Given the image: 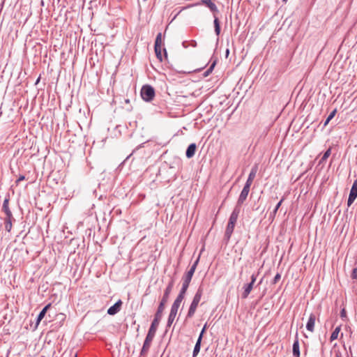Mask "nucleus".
Masks as SVG:
<instances>
[{
	"instance_id": "obj_13",
	"label": "nucleus",
	"mask_w": 357,
	"mask_h": 357,
	"mask_svg": "<svg viewBox=\"0 0 357 357\" xmlns=\"http://www.w3.org/2000/svg\"><path fill=\"white\" fill-rule=\"evenodd\" d=\"M293 356L294 357H300V349H299V341H298V333H296L295 340L293 344Z\"/></svg>"
},
{
	"instance_id": "obj_29",
	"label": "nucleus",
	"mask_w": 357,
	"mask_h": 357,
	"mask_svg": "<svg viewBox=\"0 0 357 357\" xmlns=\"http://www.w3.org/2000/svg\"><path fill=\"white\" fill-rule=\"evenodd\" d=\"M351 277L354 280H357V268H354L352 270Z\"/></svg>"
},
{
	"instance_id": "obj_18",
	"label": "nucleus",
	"mask_w": 357,
	"mask_h": 357,
	"mask_svg": "<svg viewBox=\"0 0 357 357\" xmlns=\"http://www.w3.org/2000/svg\"><path fill=\"white\" fill-rule=\"evenodd\" d=\"M201 342H202V335H199L197 342L195 344V346L194 347L193 353H192V357H196L197 354H199L201 348Z\"/></svg>"
},
{
	"instance_id": "obj_22",
	"label": "nucleus",
	"mask_w": 357,
	"mask_h": 357,
	"mask_svg": "<svg viewBox=\"0 0 357 357\" xmlns=\"http://www.w3.org/2000/svg\"><path fill=\"white\" fill-rule=\"evenodd\" d=\"M215 66V61H214L211 66L204 73L203 75L204 77H207L213 71L214 67Z\"/></svg>"
},
{
	"instance_id": "obj_12",
	"label": "nucleus",
	"mask_w": 357,
	"mask_h": 357,
	"mask_svg": "<svg viewBox=\"0 0 357 357\" xmlns=\"http://www.w3.org/2000/svg\"><path fill=\"white\" fill-rule=\"evenodd\" d=\"M122 304L123 303L121 300L119 299L116 303H114L107 310V314L109 315L116 314L121 310Z\"/></svg>"
},
{
	"instance_id": "obj_26",
	"label": "nucleus",
	"mask_w": 357,
	"mask_h": 357,
	"mask_svg": "<svg viewBox=\"0 0 357 357\" xmlns=\"http://www.w3.org/2000/svg\"><path fill=\"white\" fill-rule=\"evenodd\" d=\"M331 149H328L323 155L321 158V161H325L331 155Z\"/></svg>"
},
{
	"instance_id": "obj_27",
	"label": "nucleus",
	"mask_w": 357,
	"mask_h": 357,
	"mask_svg": "<svg viewBox=\"0 0 357 357\" xmlns=\"http://www.w3.org/2000/svg\"><path fill=\"white\" fill-rule=\"evenodd\" d=\"M340 317L344 320H347V311L345 310V308H342L340 311Z\"/></svg>"
},
{
	"instance_id": "obj_19",
	"label": "nucleus",
	"mask_w": 357,
	"mask_h": 357,
	"mask_svg": "<svg viewBox=\"0 0 357 357\" xmlns=\"http://www.w3.org/2000/svg\"><path fill=\"white\" fill-rule=\"evenodd\" d=\"M51 306V303L47 304L39 313L38 315L37 319H36V324L38 325L40 321L43 319V317L45 315V313L47 310L50 308Z\"/></svg>"
},
{
	"instance_id": "obj_7",
	"label": "nucleus",
	"mask_w": 357,
	"mask_h": 357,
	"mask_svg": "<svg viewBox=\"0 0 357 357\" xmlns=\"http://www.w3.org/2000/svg\"><path fill=\"white\" fill-rule=\"evenodd\" d=\"M155 53L157 59L162 61V33H158L156 36L155 45H154Z\"/></svg>"
},
{
	"instance_id": "obj_36",
	"label": "nucleus",
	"mask_w": 357,
	"mask_h": 357,
	"mask_svg": "<svg viewBox=\"0 0 357 357\" xmlns=\"http://www.w3.org/2000/svg\"><path fill=\"white\" fill-rule=\"evenodd\" d=\"M39 80H40V78H38V79L36 80V84H38V82H39Z\"/></svg>"
},
{
	"instance_id": "obj_9",
	"label": "nucleus",
	"mask_w": 357,
	"mask_h": 357,
	"mask_svg": "<svg viewBox=\"0 0 357 357\" xmlns=\"http://www.w3.org/2000/svg\"><path fill=\"white\" fill-rule=\"evenodd\" d=\"M250 188L244 185V187L238 197L236 206L240 207L244 203V202L246 200L248 193L250 192Z\"/></svg>"
},
{
	"instance_id": "obj_4",
	"label": "nucleus",
	"mask_w": 357,
	"mask_h": 357,
	"mask_svg": "<svg viewBox=\"0 0 357 357\" xmlns=\"http://www.w3.org/2000/svg\"><path fill=\"white\" fill-rule=\"evenodd\" d=\"M198 262H199V259H197L195 262L194 264L190 266L189 271L185 274V275L183 276V284H182V287L180 291H182L183 292H185L187 291L188 290V288L189 287V284L190 283V281L192 280V278L195 273V271L196 270V268H197V266L198 264Z\"/></svg>"
},
{
	"instance_id": "obj_14",
	"label": "nucleus",
	"mask_w": 357,
	"mask_h": 357,
	"mask_svg": "<svg viewBox=\"0 0 357 357\" xmlns=\"http://www.w3.org/2000/svg\"><path fill=\"white\" fill-rule=\"evenodd\" d=\"M316 317L314 314H311L308 319V321L306 324V328L307 331L310 332H313L314 329V324H315Z\"/></svg>"
},
{
	"instance_id": "obj_5",
	"label": "nucleus",
	"mask_w": 357,
	"mask_h": 357,
	"mask_svg": "<svg viewBox=\"0 0 357 357\" xmlns=\"http://www.w3.org/2000/svg\"><path fill=\"white\" fill-rule=\"evenodd\" d=\"M202 294H203V289L202 287H199L197 289L196 294H195L192 301L190 305V307H189V310H188V312L187 314L188 318H191L195 314L197 307L199 303L201 300V298L202 296Z\"/></svg>"
},
{
	"instance_id": "obj_32",
	"label": "nucleus",
	"mask_w": 357,
	"mask_h": 357,
	"mask_svg": "<svg viewBox=\"0 0 357 357\" xmlns=\"http://www.w3.org/2000/svg\"><path fill=\"white\" fill-rule=\"evenodd\" d=\"M25 179V176H23V175H20L19 176V178L16 180V183L18 184L20 181H23Z\"/></svg>"
},
{
	"instance_id": "obj_24",
	"label": "nucleus",
	"mask_w": 357,
	"mask_h": 357,
	"mask_svg": "<svg viewBox=\"0 0 357 357\" xmlns=\"http://www.w3.org/2000/svg\"><path fill=\"white\" fill-rule=\"evenodd\" d=\"M335 113H336V109H334L329 115L327 117V119H326L325 122H324V126H326L329 122L335 116Z\"/></svg>"
},
{
	"instance_id": "obj_28",
	"label": "nucleus",
	"mask_w": 357,
	"mask_h": 357,
	"mask_svg": "<svg viewBox=\"0 0 357 357\" xmlns=\"http://www.w3.org/2000/svg\"><path fill=\"white\" fill-rule=\"evenodd\" d=\"M280 278H281V275L280 273H277L275 275V277L272 281V283L274 284H276L280 280Z\"/></svg>"
},
{
	"instance_id": "obj_3",
	"label": "nucleus",
	"mask_w": 357,
	"mask_h": 357,
	"mask_svg": "<svg viewBox=\"0 0 357 357\" xmlns=\"http://www.w3.org/2000/svg\"><path fill=\"white\" fill-rule=\"evenodd\" d=\"M202 3L206 5L210 10L214 13V27L215 32L217 36H218L220 33V26L218 17L215 15V13H218V9L216 5L211 0H201Z\"/></svg>"
},
{
	"instance_id": "obj_31",
	"label": "nucleus",
	"mask_w": 357,
	"mask_h": 357,
	"mask_svg": "<svg viewBox=\"0 0 357 357\" xmlns=\"http://www.w3.org/2000/svg\"><path fill=\"white\" fill-rule=\"evenodd\" d=\"M257 277V274H256V273L252 274L250 283L254 284L255 282H256Z\"/></svg>"
},
{
	"instance_id": "obj_11",
	"label": "nucleus",
	"mask_w": 357,
	"mask_h": 357,
	"mask_svg": "<svg viewBox=\"0 0 357 357\" xmlns=\"http://www.w3.org/2000/svg\"><path fill=\"white\" fill-rule=\"evenodd\" d=\"M185 292H183L182 291H179V294L177 296L176 298L175 299V301H174L172 307H171V309H173V310H175L176 311H178V308H179V306L182 302V301L183 300L184 297H185Z\"/></svg>"
},
{
	"instance_id": "obj_17",
	"label": "nucleus",
	"mask_w": 357,
	"mask_h": 357,
	"mask_svg": "<svg viewBox=\"0 0 357 357\" xmlns=\"http://www.w3.org/2000/svg\"><path fill=\"white\" fill-rule=\"evenodd\" d=\"M177 312L178 311L173 310V309L170 310V312H169L167 322V327H170L172 326V323L174 322V321L175 319Z\"/></svg>"
},
{
	"instance_id": "obj_6",
	"label": "nucleus",
	"mask_w": 357,
	"mask_h": 357,
	"mask_svg": "<svg viewBox=\"0 0 357 357\" xmlns=\"http://www.w3.org/2000/svg\"><path fill=\"white\" fill-rule=\"evenodd\" d=\"M140 93L144 101L151 102L155 97V89L152 86L146 84L142 87Z\"/></svg>"
},
{
	"instance_id": "obj_33",
	"label": "nucleus",
	"mask_w": 357,
	"mask_h": 357,
	"mask_svg": "<svg viewBox=\"0 0 357 357\" xmlns=\"http://www.w3.org/2000/svg\"><path fill=\"white\" fill-rule=\"evenodd\" d=\"M206 324H205V325L204 326L201 333L199 335H202V338L203 337V335H204V333H205L206 331Z\"/></svg>"
},
{
	"instance_id": "obj_23",
	"label": "nucleus",
	"mask_w": 357,
	"mask_h": 357,
	"mask_svg": "<svg viewBox=\"0 0 357 357\" xmlns=\"http://www.w3.org/2000/svg\"><path fill=\"white\" fill-rule=\"evenodd\" d=\"M284 200V197H282L281 199V200L277 204V205L275 206L274 210L273 211V212L271 213V215L275 217V215H276L277 212H278V210L279 209V208L280 207L282 203L283 202V201Z\"/></svg>"
},
{
	"instance_id": "obj_2",
	"label": "nucleus",
	"mask_w": 357,
	"mask_h": 357,
	"mask_svg": "<svg viewBox=\"0 0 357 357\" xmlns=\"http://www.w3.org/2000/svg\"><path fill=\"white\" fill-rule=\"evenodd\" d=\"M241 211V208L238 206H235L232 213L230 215L229 222L227 224V226L226 227L225 236L227 238V240H229L234 231L236 223L237 222V219L238 217V215Z\"/></svg>"
},
{
	"instance_id": "obj_35",
	"label": "nucleus",
	"mask_w": 357,
	"mask_h": 357,
	"mask_svg": "<svg viewBox=\"0 0 357 357\" xmlns=\"http://www.w3.org/2000/svg\"><path fill=\"white\" fill-rule=\"evenodd\" d=\"M229 50L227 49V51H226V54H227V55H228V54H229Z\"/></svg>"
},
{
	"instance_id": "obj_34",
	"label": "nucleus",
	"mask_w": 357,
	"mask_h": 357,
	"mask_svg": "<svg viewBox=\"0 0 357 357\" xmlns=\"http://www.w3.org/2000/svg\"><path fill=\"white\" fill-rule=\"evenodd\" d=\"M165 56L167 57V50L165 48L163 49Z\"/></svg>"
},
{
	"instance_id": "obj_20",
	"label": "nucleus",
	"mask_w": 357,
	"mask_h": 357,
	"mask_svg": "<svg viewBox=\"0 0 357 357\" xmlns=\"http://www.w3.org/2000/svg\"><path fill=\"white\" fill-rule=\"evenodd\" d=\"M9 199L6 198L3 202L2 205V211L5 213V214H10L11 213V211L9 208Z\"/></svg>"
},
{
	"instance_id": "obj_16",
	"label": "nucleus",
	"mask_w": 357,
	"mask_h": 357,
	"mask_svg": "<svg viewBox=\"0 0 357 357\" xmlns=\"http://www.w3.org/2000/svg\"><path fill=\"white\" fill-rule=\"evenodd\" d=\"M197 146L195 143L190 144L185 152V155L188 158H191L194 156L196 151Z\"/></svg>"
},
{
	"instance_id": "obj_10",
	"label": "nucleus",
	"mask_w": 357,
	"mask_h": 357,
	"mask_svg": "<svg viewBox=\"0 0 357 357\" xmlns=\"http://www.w3.org/2000/svg\"><path fill=\"white\" fill-rule=\"evenodd\" d=\"M257 170H258V165H255L252 169H251V171L248 175V178L245 182V185L247 186V187H249L250 188L252 183V181L254 180V178H255L256 176V174H257Z\"/></svg>"
},
{
	"instance_id": "obj_37",
	"label": "nucleus",
	"mask_w": 357,
	"mask_h": 357,
	"mask_svg": "<svg viewBox=\"0 0 357 357\" xmlns=\"http://www.w3.org/2000/svg\"><path fill=\"white\" fill-rule=\"evenodd\" d=\"M262 282V280H261L259 282V284H261Z\"/></svg>"
},
{
	"instance_id": "obj_8",
	"label": "nucleus",
	"mask_w": 357,
	"mask_h": 357,
	"mask_svg": "<svg viewBox=\"0 0 357 357\" xmlns=\"http://www.w3.org/2000/svg\"><path fill=\"white\" fill-rule=\"evenodd\" d=\"M357 197V179H356L351 186L349 198L347 200V205L350 206Z\"/></svg>"
},
{
	"instance_id": "obj_1",
	"label": "nucleus",
	"mask_w": 357,
	"mask_h": 357,
	"mask_svg": "<svg viewBox=\"0 0 357 357\" xmlns=\"http://www.w3.org/2000/svg\"><path fill=\"white\" fill-rule=\"evenodd\" d=\"M173 287H174V281L172 280L169 282L167 287H166V289L165 290L163 296H162V300L159 304L157 312L155 314V318L151 323V325L149 328V332H148L146 337L145 338V340L144 342L143 347L140 351L141 356L146 355L150 349L151 342L155 337L158 326L159 322L162 318V314L163 310L165 309V305L169 299V294H171Z\"/></svg>"
},
{
	"instance_id": "obj_21",
	"label": "nucleus",
	"mask_w": 357,
	"mask_h": 357,
	"mask_svg": "<svg viewBox=\"0 0 357 357\" xmlns=\"http://www.w3.org/2000/svg\"><path fill=\"white\" fill-rule=\"evenodd\" d=\"M340 330H341V326H338L335 328V330L333 331V333L330 337L331 342H333V341L335 340L336 339H337Z\"/></svg>"
},
{
	"instance_id": "obj_30",
	"label": "nucleus",
	"mask_w": 357,
	"mask_h": 357,
	"mask_svg": "<svg viewBox=\"0 0 357 357\" xmlns=\"http://www.w3.org/2000/svg\"><path fill=\"white\" fill-rule=\"evenodd\" d=\"M6 217L5 218V222L6 221H12L13 222V220H14L13 217V214H12V212L10 213V214H6Z\"/></svg>"
},
{
	"instance_id": "obj_15",
	"label": "nucleus",
	"mask_w": 357,
	"mask_h": 357,
	"mask_svg": "<svg viewBox=\"0 0 357 357\" xmlns=\"http://www.w3.org/2000/svg\"><path fill=\"white\" fill-rule=\"evenodd\" d=\"M253 286L254 284L249 282V283H247L245 284H244L243 289V291L242 293V298H247L249 296V294H250L252 289H253Z\"/></svg>"
},
{
	"instance_id": "obj_25",
	"label": "nucleus",
	"mask_w": 357,
	"mask_h": 357,
	"mask_svg": "<svg viewBox=\"0 0 357 357\" xmlns=\"http://www.w3.org/2000/svg\"><path fill=\"white\" fill-rule=\"evenodd\" d=\"M13 224L12 221L5 222V229L7 231L10 232L12 229Z\"/></svg>"
}]
</instances>
